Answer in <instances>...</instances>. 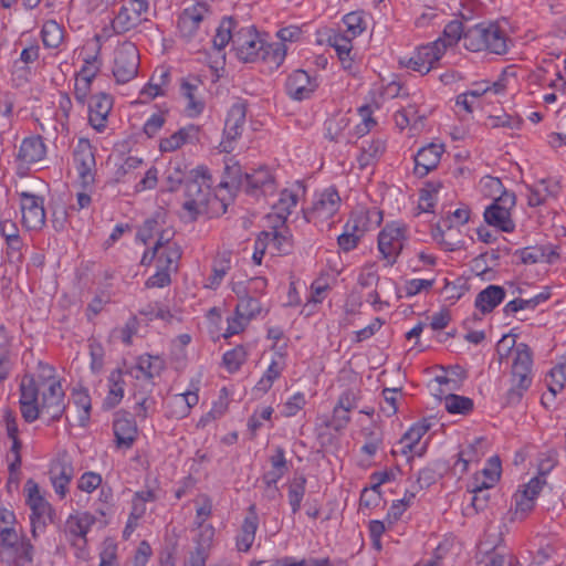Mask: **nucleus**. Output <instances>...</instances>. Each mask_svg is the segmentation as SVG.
I'll return each mask as SVG.
<instances>
[{"instance_id":"nucleus-1","label":"nucleus","mask_w":566,"mask_h":566,"mask_svg":"<svg viewBox=\"0 0 566 566\" xmlns=\"http://www.w3.org/2000/svg\"><path fill=\"white\" fill-rule=\"evenodd\" d=\"M20 390V408L25 421L39 418L51 421L62 416L64 391L51 366L40 364L36 378L23 377Z\"/></svg>"},{"instance_id":"nucleus-2","label":"nucleus","mask_w":566,"mask_h":566,"mask_svg":"<svg viewBox=\"0 0 566 566\" xmlns=\"http://www.w3.org/2000/svg\"><path fill=\"white\" fill-rule=\"evenodd\" d=\"M174 234L171 229L164 228L156 219L145 221L137 232V239L144 244L154 242V248L151 252L146 251L144 253L142 264H149L155 259L156 266L176 271L181 251L178 244L172 241Z\"/></svg>"},{"instance_id":"nucleus-3","label":"nucleus","mask_w":566,"mask_h":566,"mask_svg":"<svg viewBox=\"0 0 566 566\" xmlns=\"http://www.w3.org/2000/svg\"><path fill=\"white\" fill-rule=\"evenodd\" d=\"M184 209L191 219L207 212L211 202L210 175L206 167L200 166L191 170L190 179L186 184Z\"/></svg>"},{"instance_id":"nucleus-4","label":"nucleus","mask_w":566,"mask_h":566,"mask_svg":"<svg viewBox=\"0 0 566 566\" xmlns=\"http://www.w3.org/2000/svg\"><path fill=\"white\" fill-rule=\"evenodd\" d=\"M532 353L528 346L520 343L512 352L511 388L507 391V402L513 405L532 385Z\"/></svg>"},{"instance_id":"nucleus-5","label":"nucleus","mask_w":566,"mask_h":566,"mask_svg":"<svg viewBox=\"0 0 566 566\" xmlns=\"http://www.w3.org/2000/svg\"><path fill=\"white\" fill-rule=\"evenodd\" d=\"M140 57L136 45L125 41L119 43L111 62L112 74L118 84H125L134 80L139 70Z\"/></svg>"},{"instance_id":"nucleus-6","label":"nucleus","mask_w":566,"mask_h":566,"mask_svg":"<svg viewBox=\"0 0 566 566\" xmlns=\"http://www.w3.org/2000/svg\"><path fill=\"white\" fill-rule=\"evenodd\" d=\"M25 502L31 510L30 522L33 537L42 532L48 522L52 520V506L44 497L40 486L33 480H28L24 484Z\"/></svg>"},{"instance_id":"nucleus-7","label":"nucleus","mask_w":566,"mask_h":566,"mask_svg":"<svg viewBox=\"0 0 566 566\" xmlns=\"http://www.w3.org/2000/svg\"><path fill=\"white\" fill-rule=\"evenodd\" d=\"M546 483L539 476H534L527 483L521 485L512 497L511 521H523L535 507V501Z\"/></svg>"},{"instance_id":"nucleus-8","label":"nucleus","mask_w":566,"mask_h":566,"mask_svg":"<svg viewBox=\"0 0 566 566\" xmlns=\"http://www.w3.org/2000/svg\"><path fill=\"white\" fill-rule=\"evenodd\" d=\"M95 522V516L88 512H76L66 518L64 533L70 543L73 546H77V557L87 558L88 553L85 549L86 535Z\"/></svg>"},{"instance_id":"nucleus-9","label":"nucleus","mask_w":566,"mask_h":566,"mask_svg":"<svg viewBox=\"0 0 566 566\" xmlns=\"http://www.w3.org/2000/svg\"><path fill=\"white\" fill-rule=\"evenodd\" d=\"M407 241V229L399 222L387 224L378 235V250L386 265L395 264Z\"/></svg>"},{"instance_id":"nucleus-10","label":"nucleus","mask_w":566,"mask_h":566,"mask_svg":"<svg viewBox=\"0 0 566 566\" xmlns=\"http://www.w3.org/2000/svg\"><path fill=\"white\" fill-rule=\"evenodd\" d=\"M339 207L340 197L336 189L329 187L316 193L312 207L304 211V217L308 222L317 226L328 223Z\"/></svg>"},{"instance_id":"nucleus-11","label":"nucleus","mask_w":566,"mask_h":566,"mask_svg":"<svg viewBox=\"0 0 566 566\" xmlns=\"http://www.w3.org/2000/svg\"><path fill=\"white\" fill-rule=\"evenodd\" d=\"M469 218L470 212L467 208L454 210L450 217L443 220L442 226H438L432 232L433 239L447 250H455L462 243L459 239V228L464 226Z\"/></svg>"},{"instance_id":"nucleus-12","label":"nucleus","mask_w":566,"mask_h":566,"mask_svg":"<svg viewBox=\"0 0 566 566\" xmlns=\"http://www.w3.org/2000/svg\"><path fill=\"white\" fill-rule=\"evenodd\" d=\"M431 419H423L415 423L396 443L394 454H401L407 460L413 457H421L426 452L427 443L422 442V437L429 431Z\"/></svg>"},{"instance_id":"nucleus-13","label":"nucleus","mask_w":566,"mask_h":566,"mask_svg":"<svg viewBox=\"0 0 566 566\" xmlns=\"http://www.w3.org/2000/svg\"><path fill=\"white\" fill-rule=\"evenodd\" d=\"M515 207V195L503 192L484 211V219L488 224L495 227L504 232H512L515 223L511 216V210Z\"/></svg>"},{"instance_id":"nucleus-14","label":"nucleus","mask_w":566,"mask_h":566,"mask_svg":"<svg viewBox=\"0 0 566 566\" xmlns=\"http://www.w3.org/2000/svg\"><path fill=\"white\" fill-rule=\"evenodd\" d=\"M264 49V41L253 27L239 29L233 35V50L242 62H255Z\"/></svg>"},{"instance_id":"nucleus-15","label":"nucleus","mask_w":566,"mask_h":566,"mask_svg":"<svg viewBox=\"0 0 566 566\" xmlns=\"http://www.w3.org/2000/svg\"><path fill=\"white\" fill-rule=\"evenodd\" d=\"M245 116V103L241 101L233 103L226 119L223 138L219 144L220 151L231 153L234 149V143L243 132Z\"/></svg>"},{"instance_id":"nucleus-16","label":"nucleus","mask_w":566,"mask_h":566,"mask_svg":"<svg viewBox=\"0 0 566 566\" xmlns=\"http://www.w3.org/2000/svg\"><path fill=\"white\" fill-rule=\"evenodd\" d=\"M149 4L147 0H129L124 4L112 21L116 33H125L148 20Z\"/></svg>"},{"instance_id":"nucleus-17","label":"nucleus","mask_w":566,"mask_h":566,"mask_svg":"<svg viewBox=\"0 0 566 566\" xmlns=\"http://www.w3.org/2000/svg\"><path fill=\"white\" fill-rule=\"evenodd\" d=\"M74 166L81 185L86 188L95 180V156L91 143L80 138L74 148Z\"/></svg>"},{"instance_id":"nucleus-18","label":"nucleus","mask_w":566,"mask_h":566,"mask_svg":"<svg viewBox=\"0 0 566 566\" xmlns=\"http://www.w3.org/2000/svg\"><path fill=\"white\" fill-rule=\"evenodd\" d=\"M22 224L29 230H40L45 224L43 198L29 192L20 193Z\"/></svg>"},{"instance_id":"nucleus-19","label":"nucleus","mask_w":566,"mask_h":566,"mask_svg":"<svg viewBox=\"0 0 566 566\" xmlns=\"http://www.w3.org/2000/svg\"><path fill=\"white\" fill-rule=\"evenodd\" d=\"M442 55L443 45L440 42H432L420 46L408 60L406 66L421 75H424L436 66Z\"/></svg>"},{"instance_id":"nucleus-20","label":"nucleus","mask_w":566,"mask_h":566,"mask_svg":"<svg viewBox=\"0 0 566 566\" xmlns=\"http://www.w3.org/2000/svg\"><path fill=\"white\" fill-rule=\"evenodd\" d=\"M46 146L41 136L25 137L19 147L17 161L20 167H30L44 160Z\"/></svg>"},{"instance_id":"nucleus-21","label":"nucleus","mask_w":566,"mask_h":566,"mask_svg":"<svg viewBox=\"0 0 566 566\" xmlns=\"http://www.w3.org/2000/svg\"><path fill=\"white\" fill-rule=\"evenodd\" d=\"M210 15L208 6L203 2H198L195 6L187 8L180 14L178 20V29L184 38H192L199 29V25Z\"/></svg>"},{"instance_id":"nucleus-22","label":"nucleus","mask_w":566,"mask_h":566,"mask_svg":"<svg viewBox=\"0 0 566 566\" xmlns=\"http://www.w3.org/2000/svg\"><path fill=\"white\" fill-rule=\"evenodd\" d=\"M317 86L316 78L303 70L294 71L286 81L289 95L297 101L308 98Z\"/></svg>"},{"instance_id":"nucleus-23","label":"nucleus","mask_w":566,"mask_h":566,"mask_svg":"<svg viewBox=\"0 0 566 566\" xmlns=\"http://www.w3.org/2000/svg\"><path fill=\"white\" fill-rule=\"evenodd\" d=\"M113 430L116 447L120 450L130 449L138 436L135 420L126 413L117 415L114 420Z\"/></svg>"},{"instance_id":"nucleus-24","label":"nucleus","mask_w":566,"mask_h":566,"mask_svg":"<svg viewBox=\"0 0 566 566\" xmlns=\"http://www.w3.org/2000/svg\"><path fill=\"white\" fill-rule=\"evenodd\" d=\"M113 107L111 96L99 93L92 97L88 105V122L97 132H102L106 127L108 114Z\"/></svg>"},{"instance_id":"nucleus-25","label":"nucleus","mask_w":566,"mask_h":566,"mask_svg":"<svg viewBox=\"0 0 566 566\" xmlns=\"http://www.w3.org/2000/svg\"><path fill=\"white\" fill-rule=\"evenodd\" d=\"M381 222V212L377 209H366L358 208L356 209L346 226L348 230H353L358 235L363 237L365 232L369 231L373 228H376Z\"/></svg>"},{"instance_id":"nucleus-26","label":"nucleus","mask_w":566,"mask_h":566,"mask_svg":"<svg viewBox=\"0 0 566 566\" xmlns=\"http://www.w3.org/2000/svg\"><path fill=\"white\" fill-rule=\"evenodd\" d=\"M198 402V387L182 394L172 395L167 401L168 415L176 419L185 418Z\"/></svg>"},{"instance_id":"nucleus-27","label":"nucleus","mask_w":566,"mask_h":566,"mask_svg":"<svg viewBox=\"0 0 566 566\" xmlns=\"http://www.w3.org/2000/svg\"><path fill=\"white\" fill-rule=\"evenodd\" d=\"M444 148L440 144H429L420 148L415 156V171L418 176H426L429 171L437 168L440 163Z\"/></svg>"},{"instance_id":"nucleus-28","label":"nucleus","mask_w":566,"mask_h":566,"mask_svg":"<svg viewBox=\"0 0 566 566\" xmlns=\"http://www.w3.org/2000/svg\"><path fill=\"white\" fill-rule=\"evenodd\" d=\"M199 139V127L188 125L169 137L163 138L159 143V149L163 153H170L181 148L186 144H195Z\"/></svg>"},{"instance_id":"nucleus-29","label":"nucleus","mask_w":566,"mask_h":566,"mask_svg":"<svg viewBox=\"0 0 566 566\" xmlns=\"http://www.w3.org/2000/svg\"><path fill=\"white\" fill-rule=\"evenodd\" d=\"M201 91V84L197 80H186L181 83V94L187 99L185 109L189 117H197L205 109V101Z\"/></svg>"},{"instance_id":"nucleus-30","label":"nucleus","mask_w":566,"mask_h":566,"mask_svg":"<svg viewBox=\"0 0 566 566\" xmlns=\"http://www.w3.org/2000/svg\"><path fill=\"white\" fill-rule=\"evenodd\" d=\"M274 189L273 176L266 168H259L245 175V191L252 196L268 195Z\"/></svg>"},{"instance_id":"nucleus-31","label":"nucleus","mask_w":566,"mask_h":566,"mask_svg":"<svg viewBox=\"0 0 566 566\" xmlns=\"http://www.w3.org/2000/svg\"><path fill=\"white\" fill-rule=\"evenodd\" d=\"M303 195L304 188L300 184L281 191L277 202L273 206L280 220L284 221L291 214Z\"/></svg>"},{"instance_id":"nucleus-32","label":"nucleus","mask_w":566,"mask_h":566,"mask_svg":"<svg viewBox=\"0 0 566 566\" xmlns=\"http://www.w3.org/2000/svg\"><path fill=\"white\" fill-rule=\"evenodd\" d=\"M73 478V468L65 461H55L50 469V479L54 491L61 497L67 493V486Z\"/></svg>"},{"instance_id":"nucleus-33","label":"nucleus","mask_w":566,"mask_h":566,"mask_svg":"<svg viewBox=\"0 0 566 566\" xmlns=\"http://www.w3.org/2000/svg\"><path fill=\"white\" fill-rule=\"evenodd\" d=\"M524 264H534L537 262L554 263L559 254L552 247H527L515 253Z\"/></svg>"},{"instance_id":"nucleus-34","label":"nucleus","mask_w":566,"mask_h":566,"mask_svg":"<svg viewBox=\"0 0 566 566\" xmlns=\"http://www.w3.org/2000/svg\"><path fill=\"white\" fill-rule=\"evenodd\" d=\"M284 367V355L282 353H276L268 369L254 386V391L260 395L268 392L274 381L281 376Z\"/></svg>"},{"instance_id":"nucleus-35","label":"nucleus","mask_w":566,"mask_h":566,"mask_svg":"<svg viewBox=\"0 0 566 566\" xmlns=\"http://www.w3.org/2000/svg\"><path fill=\"white\" fill-rule=\"evenodd\" d=\"M258 525V516L253 507H251L249 514L245 516L242 523L241 531L237 536V548L240 552H248L252 547L255 539Z\"/></svg>"},{"instance_id":"nucleus-36","label":"nucleus","mask_w":566,"mask_h":566,"mask_svg":"<svg viewBox=\"0 0 566 566\" xmlns=\"http://www.w3.org/2000/svg\"><path fill=\"white\" fill-rule=\"evenodd\" d=\"M558 192V182L541 180L528 189L527 202L531 207H537L543 205L548 197H556Z\"/></svg>"},{"instance_id":"nucleus-37","label":"nucleus","mask_w":566,"mask_h":566,"mask_svg":"<svg viewBox=\"0 0 566 566\" xmlns=\"http://www.w3.org/2000/svg\"><path fill=\"white\" fill-rule=\"evenodd\" d=\"M484 31L492 32L493 35L483 36L485 43L484 51H488L490 53L494 54H505L507 52V38L503 30L500 29L499 25L494 23H483Z\"/></svg>"},{"instance_id":"nucleus-38","label":"nucleus","mask_w":566,"mask_h":566,"mask_svg":"<svg viewBox=\"0 0 566 566\" xmlns=\"http://www.w3.org/2000/svg\"><path fill=\"white\" fill-rule=\"evenodd\" d=\"M108 391L104 399V406L108 409L116 407L124 397L125 381L120 369L113 370L107 379Z\"/></svg>"},{"instance_id":"nucleus-39","label":"nucleus","mask_w":566,"mask_h":566,"mask_svg":"<svg viewBox=\"0 0 566 566\" xmlns=\"http://www.w3.org/2000/svg\"><path fill=\"white\" fill-rule=\"evenodd\" d=\"M504 295V290L501 286L490 285L478 294L475 306L482 313H489L503 301Z\"/></svg>"},{"instance_id":"nucleus-40","label":"nucleus","mask_w":566,"mask_h":566,"mask_svg":"<svg viewBox=\"0 0 566 566\" xmlns=\"http://www.w3.org/2000/svg\"><path fill=\"white\" fill-rule=\"evenodd\" d=\"M188 171V166L182 159H174L165 171L164 184L169 191L177 190L185 180Z\"/></svg>"},{"instance_id":"nucleus-41","label":"nucleus","mask_w":566,"mask_h":566,"mask_svg":"<svg viewBox=\"0 0 566 566\" xmlns=\"http://www.w3.org/2000/svg\"><path fill=\"white\" fill-rule=\"evenodd\" d=\"M169 81V73L161 70L159 73H155L149 83L145 85L140 91V97L143 102H148L157 96L164 95Z\"/></svg>"},{"instance_id":"nucleus-42","label":"nucleus","mask_w":566,"mask_h":566,"mask_svg":"<svg viewBox=\"0 0 566 566\" xmlns=\"http://www.w3.org/2000/svg\"><path fill=\"white\" fill-rule=\"evenodd\" d=\"M165 367L164 359L159 356L143 355L138 358L136 365V378L140 375L147 379L158 376Z\"/></svg>"},{"instance_id":"nucleus-43","label":"nucleus","mask_w":566,"mask_h":566,"mask_svg":"<svg viewBox=\"0 0 566 566\" xmlns=\"http://www.w3.org/2000/svg\"><path fill=\"white\" fill-rule=\"evenodd\" d=\"M486 34L494 36L492 32L484 31L483 23L468 28L463 33L464 48L471 52L484 51L486 42H484L483 36H486Z\"/></svg>"},{"instance_id":"nucleus-44","label":"nucleus","mask_w":566,"mask_h":566,"mask_svg":"<svg viewBox=\"0 0 566 566\" xmlns=\"http://www.w3.org/2000/svg\"><path fill=\"white\" fill-rule=\"evenodd\" d=\"M213 538H214L213 526L211 524L199 523V525H197V530H196V533L193 536V542L196 544L193 552L207 555L209 549L212 546Z\"/></svg>"},{"instance_id":"nucleus-45","label":"nucleus","mask_w":566,"mask_h":566,"mask_svg":"<svg viewBox=\"0 0 566 566\" xmlns=\"http://www.w3.org/2000/svg\"><path fill=\"white\" fill-rule=\"evenodd\" d=\"M228 406L227 390L226 388H222L220 398L213 402L212 408L198 420L197 427L206 428L214 420L224 416L228 410Z\"/></svg>"},{"instance_id":"nucleus-46","label":"nucleus","mask_w":566,"mask_h":566,"mask_svg":"<svg viewBox=\"0 0 566 566\" xmlns=\"http://www.w3.org/2000/svg\"><path fill=\"white\" fill-rule=\"evenodd\" d=\"M510 80H514L513 73L509 74L505 72L503 77L494 82L492 86L488 85L486 83H478L472 90L467 91V93L476 102H479L480 97L490 91L494 92L495 94L504 92L510 83Z\"/></svg>"},{"instance_id":"nucleus-47","label":"nucleus","mask_w":566,"mask_h":566,"mask_svg":"<svg viewBox=\"0 0 566 566\" xmlns=\"http://www.w3.org/2000/svg\"><path fill=\"white\" fill-rule=\"evenodd\" d=\"M143 159L137 156H127L115 163L114 178L117 182L125 181L133 172L140 168Z\"/></svg>"},{"instance_id":"nucleus-48","label":"nucleus","mask_w":566,"mask_h":566,"mask_svg":"<svg viewBox=\"0 0 566 566\" xmlns=\"http://www.w3.org/2000/svg\"><path fill=\"white\" fill-rule=\"evenodd\" d=\"M463 27L458 20L449 22L443 30L442 36L437 39L434 42H440L443 45V54L449 46H453L460 40L463 41Z\"/></svg>"},{"instance_id":"nucleus-49","label":"nucleus","mask_w":566,"mask_h":566,"mask_svg":"<svg viewBox=\"0 0 566 566\" xmlns=\"http://www.w3.org/2000/svg\"><path fill=\"white\" fill-rule=\"evenodd\" d=\"M74 406L77 408L78 422L82 427H85L90 420L91 412V398L85 389H74L72 394Z\"/></svg>"},{"instance_id":"nucleus-50","label":"nucleus","mask_w":566,"mask_h":566,"mask_svg":"<svg viewBox=\"0 0 566 566\" xmlns=\"http://www.w3.org/2000/svg\"><path fill=\"white\" fill-rule=\"evenodd\" d=\"M440 182H428L421 189L419 196L418 208L423 212H431L438 200V195L441 189Z\"/></svg>"},{"instance_id":"nucleus-51","label":"nucleus","mask_w":566,"mask_h":566,"mask_svg":"<svg viewBox=\"0 0 566 566\" xmlns=\"http://www.w3.org/2000/svg\"><path fill=\"white\" fill-rule=\"evenodd\" d=\"M269 233V244L275 252L280 254H287L292 251L293 240L287 229L276 230Z\"/></svg>"},{"instance_id":"nucleus-52","label":"nucleus","mask_w":566,"mask_h":566,"mask_svg":"<svg viewBox=\"0 0 566 566\" xmlns=\"http://www.w3.org/2000/svg\"><path fill=\"white\" fill-rule=\"evenodd\" d=\"M286 46L283 43H264L261 52V59L270 64L271 67H279L285 60Z\"/></svg>"},{"instance_id":"nucleus-53","label":"nucleus","mask_w":566,"mask_h":566,"mask_svg":"<svg viewBox=\"0 0 566 566\" xmlns=\"http://www.w3.org/2000/svg\"><path fill=\"white\" fill-rule=\"evenodd\" d=\"M306 480L303 475L294 476L289 485V503L292 512L296 513L301 509V503L305 494Z\"/></svg>"},{"instance_id":"nucleus-54","label":"nucleus","mask_w":566,"mask_h":566,"mask_svg":"<svg viewBox=\"0 0 566 566\" xmlns=\"http://www.w3.org/2000/svg\"><path fill=\"white\" fill-rule=\"evenodd\" d=\"M345 30L342 35L355 39L359 34L364 32L366 29V23L364 17L360 12H350L346 14L343 19Z\"/></svg>"},{"instance_id":"nucleus-55","label":"nucleus","mask_w":566,"mask_h":566,"mask_svg":"<svg viewBox=\"0 0 566 566\" xmlns=\"http://www.w3.org/2000/svg\"><path fill=\"white\" fill-rule=\"evenodd\" d=\"M42 41L48 48H57L63 40L62 28L53 20L46 21L42 28Z\"/></svg>"},{"instance_id":"nucleus-56","label":"nucleus","mask_w":566,"mask_h":566,"mask_svg":"<svg viewBox=\"0 0 566 566\" xmlns=\"http://www.w3.org/2000/svg\"><path fill=\"white\" fill-rule=\"evenodd\" d=\"M12 551L15 566L32 565L34 547L28 539L22 538Z\"/></svg>"},{"instance_id":"nucleus-57","label":"nucleus","mask_w":566,"mask_h":566,"mask_svg":"<svg viewBox=\"0 0 566 566\" xmlns=\"http://www.w3.org/2000/svg\"><path fill=\"white\" fill-rule=\"evenodd\" d=\"M385 151V143L380 139L371 140L363 147L358 161L361 168L368 166L371 161L379 158Z\"/></svg>"},{"instance_id":"nucleus-58","label":"nucleus","mask_w":566,"mask_h":566,"mask_svg":"<svg viewBox=\"0 0 566 566\" xmlns=\"http://www.w3.org/2000/svg\"><path fill=\"white\" fill-rule=\"evenodd\" d=\"M566 384V363L556 365L547 376L548 390L555 396Z\"/></svg>"},{"instance_id":"nucleus-59","label":"nucleus","mask_w":566,"mask_h":566,"mask_svg":"<svg viewBox=\"0 0 566 566\" xmlns=\"http://www.w3.org/2000/svg\"><path fill=\"white\" fill-rule=\"evenodd\" d=\"M0 228L8 249L10 250L8 254L11 256V252L18 251L21 247L18 228L15 223L11 222L10 220H2L0 222Z\"/></svg>"},{"instance_id":"nucleus-60","label":"nucleus","mask_w":566,"mask_h":566,"mask_svg":"<svg viewBox=\"0 0 566 566\" xmlns=\"http://www.w3.org/2000/svg\"><path fill=\"white\" fill-rule=\"evenodd\" d=\"M443 403L450 413H467L473 408V402L470 398L458 395L446 396Z\"/></svg>"},{"instance_id":"nucleus-61","label":"nucleus","mask_w":566,"mask_h":566,"mask_svg":"<svg viewBox=\"0 0 566 566\" xmlns=\"http://www.w3.org/2000/svg\"><path fill=\"white\" fill-rule=\"evenodd\" d=\"M84 64L76 73L75 78L92 83L101 70V61L97 54L83 59Z\"/></svg>"},{"instance_id":"nucleus-62","label":"nucleus","mask_w":566,"mask_h":566,"mask_svg":"<svg viewBox=\"0 0 566 566\" xmlns=\"http://www.w3.org/2000/svg\"><path fill=\"white\" fill-rule=\"evenodd\" d=\"M421 118L422 116L419 115V111L415 105H408L395 114L396 126L400 129L416 125Z\"/></svg>"},{"instance_id":"nucleus-63","label":"nucleus","mask_w":566,"mask_h":566,"mask_svg":"<svg viewBox=\"0 0 566 566\" xmlns=\"http://www.w3.org/2000/svg\"><path fill=\"white\" fill-rule=\"evenodd\" d=\"M247 359V350L243 346L228 350L223 355V365L230 373H235L244 364Z\"/></svg>"},{"instance_id":"nucleus-64","label":"nucleus","mask_w":566,"mask_h":566,"mask_svg":"<svg viewBox=\"0 0 566 566\" xmlns=\"http://www.w3.org/2000/svg\"><path fill=\"white\" fill-rule=\"evenodd\" d=\"M261 306L258 300L250 296H241L237 304L235 312L239 317H243L249 322L260 313Z\"/></svg>"}]
</instances>
